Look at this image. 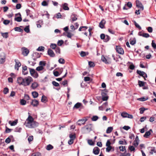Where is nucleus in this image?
I'll return each instance as SVG.
<instances>
[{
    "label": "nucleus",
    "mask_w": 156,
    "mask_h": 156,
    "mask_svg": "<svg viewBox=\"0 0 156 156\" xmlns=\"http://www.w3.org/2000/svg\"><path fill=\"white\" fill-rule=\"evenodd\" d=\"M148 99V98L147 97L145 98L144 97H142L137 99V100L140 101H144L147 100Z\"/></svg>",
    "instance_id": "35"
},
{
    "label": "nucleus",
    "mask_w": 156,
    "mask_h": 156,
    "mask_svg": "<svg viewBox=\"0 0 156 156\" xmlns=\"http://www.w3.org/2000/svg\"><path fill=\"white\" fill-rule=\"evenodd\" d=\"M98 119V116L95 115L93 116L91 118V120L93 121H95L97 120Z\"/></svg>",
    "instance_id": "57"
},
{
    "label": "nucleus",
    "mask_w": 156,
    "mask_h": 156,
    "mask_svg": "<svg viewBox=\"0 0 156 156\" xmlns=\"http://www.w3.org/2000/svg\"><path fill=\"white\" fill-rule=\"evenodd\" d=\"M18 122V120L17 119L15 120L14 121H13L12 122L10 123V124L11 126H14L16 125Z\"/></svg>",
    "instance_id": "46"
},
{
    "label": "nucleus",
    "mask_w": 156,
    "mask_h": 156,
    "mask_svg": "<svg viewBox=\"0 0 156 156\" xmlns=\"http://www.w3.org/2000/svg\"><path fill=\"white\" fill-rule=\"evenodd\" d=\"M44 69V68L43 67H42V66H40L37 67L36 69L38 71H40L43 70Z\"/></svg>",
    "instance_id": "44"
},
{
    "label": "nucleus",
    "mask_w": 156,
    "mask_h": 156,
    "mask_svg": "<svg viewBox=\"0 0 156 156\" xmlns=\"http://www.w3.org/2000/svg\"><path fill=\"white\" fill-rule=\"evenodd\" d=\"M51 48L53 49H55L56 48V45L55 44L51 43L50 45Z\"/></svg>",
    "instance_id": "58"
},
{
    "label": "nucleus",
    "mask_w": 156,
    "mask_h": 156,
    "mask_svg": "<svg viewBox=\"0 0 156 156\" xmlns=\"http://www.w3.org/2000/svg\"><path fill=\"white\" fill-rule=\"evenodd\" d=\"M116 51L120 54L123 55L124 53V51L123 49L120 46H116Z\"/></svg>",
    "instance_id": "10"
},
{
    "label": "nucleus",
    "mask_w": 156,
    "mask_h": 156,
    "mask_svg": "<svg viewBox=\"0 0 156 156\" xmlns=\"http://www.w3.org/2000/svg\"><path fill=\"white\" fill-rule=\"evenodd\" d=\"M128 113L125 112H123L121 114V115L123 118H127Z\"/></svg>",
    "instance_id": "42"
},
{
    "label": "nucleus",
    "mask_w": 156,
    "mask_h": 156,
    "mask_svg": "<svg viewBox=\"0 0 156 156\" xmlns=\"http://www.w3.org/2000/svg\"><path fill=\"white\" fill-rule=\"evenodd\" d=\"M46 63L45 62L43 61H41L39 63V65L40 66H42V67H43L44 66H45L46 65Z\"/></svg>",
    "instance_id": "52"
},
{
    "label": "nucleus",
    "mask_w": 156,
    "mask_h": 156,
    "mask_svg": "<svg viewBox=\"0 0 156 156\" xmlns=\"http://www.w3.org/2000/svg\"><path fill=\"white\" fill-rule=\"evenodd\" d=\"M26 101L23 99H21L20 101V104L22 105H25L26 104Z\"/></svg>",
    "instance_id": "48"
},
{
    "label": "nucleus",
    "mask_w": 156,
    "mask_h": 156,
    "mask_svg": "<svg viewBox=\"0 0 156 156\" xmlns=\"http://www.w3.org/2000/svg\"><path fill=\"white\" fill-rule=\"evenodd\" d=\"M153 132L152 130V129H150L149 131L146 132L145 134L144 135V137L145 138H148V136L151 135V133Z\"/></svg>",
    "instance_id": "19"
},
{
    "label": "nucleus",
    "mask_w": 156,
    "mask_h": 156,
    "mask_svg": "<svg viewBox=\"0 0 156 156\" xmlns=\"http://www.w3.org/2000/svg\"><path fill=\"white\" fill-rule=\"evenodd\" d=\"M24 78L21 77H19L18 78L17 82L19 85L24 86Z\"/></svg>",
    "instance_id": "12"
},
{
    "label": "nucleus",
    "mask_w": 156,
    "mask_h": 156,
    "mask_svg": "<svg viewBox=\"0 0 156 156\" xmlns=\"http://www.w3.org/2000/svg\"><path fill=\"white\" fill-rule=\"evenodd\" d=\"M113 129L112 127H108L106 130V133H109L111 132Z\"/></svg>",
    "instance_id": "34"
},
{
    "label": "nucleus",
    "mask_w": 156,
    "mask_h": 156,
    "mask_svg": "<svg viewBox=\"0 0 156 156\" xmlns=\"http://www.w3.org/2000/svg\"><path fill=\"white\" fill-rule=\"evenodd\" d=\"M106 23L104 19H102L99 24V27L101 29L104 28V25Z\"/></svg>",
    "instance_id": "20"
},
{
    "label": "nucleus",
    "mask_w": 156,
    "mask_h": 156,
    "mask_svg": "<svg viewBox=\"0 0 156 156\" xmlns=\"http://www.w3.org/2000/svg\"><path fill=\"white\" fill-rule=\"evenodd\" d=\"M10 23V21L8 20H4L3 21V23L5 25H7Z\"/></svg>",
    "instance_id": "64"
},
{
    "label": "nucleus",
    "mask_w": 156,
    "mask_h": 156,
    "mask_svg": "<svg viewBox=\"0 0 156 156\" xmlns=\"http://www.w3.org/2000/svg\"><path fill=\"white\" fill-rule=\"evenodd\" d=\"M145 82L139 80L138 81V85L140 87H144L145 85Z\"/></svg>",
    "instance_id": "28"
},
{
    "label": "nucleus",
    "mask_w": 156,
    "mask_h": 156,
    "mask_svg": "<svg viewBox=\"0 0 156 156\" xmlns=\"http://www.w3.org/2000/svg\"><path fill=\"white\" fill-rule=\"evenodd\" d=\"M119 148L120 151H124V153H126V147L125 146H119Z\"/></svg>",
    "instance_id": "30"
},
{
    "label": "nucleus",
    "mask_w": 156,
    "mask_h": 156,
    "mask_svg": "<svg viewBox=\"0 0 156 156\" xmlns=\"http://www.w3.org/2000/svg\"><path fill=\"white\" fill-rule=\"evenodd\" d=\"M154 152V153H156V150H155V147H152V149H151L150 153L151 154H153Z\"/></svg>",
    "instance_id": "40"
},
{
    "label": "nucleus",
    "mask_w": 156,
    "mask_h": 156,
    "mask_svg": "<svg viewBox=\"0 0 156 156\" xmlns=\"http://www.w3.org/2000/svg\"><path fill=\"white\" fill-rule=\"evenodd\" d=\"M107 147L106 148V151L109 152L112 149V147L111 146Z\"/></svg>",
    "instance_id": "61"
},
{
    "label": "nucleus",
    "mask_w": 156,
    "mask_h": 156,
    "mask_svg": "<svg viewBox=\"0 0 156 156\" xmlns=\"http://www.w3.org/2000/svg\"><path fill=\"white\" fill-rule=\"evenodd\" d=\"M14 61L15 62V69L18 71L19 69V67L21 66V63L18 59H15Z\"/></svg>",
    "instance_id": "5"
},
{
    "label": "nucleus",
    "mask_w": 156,
    "mask_h": 156,
    "mask_svg": "<svg viewBox=\"0 0 156 156\" xmlns=\"http://www.w3.org/2000/svg\"><path fill=\"white\" fill-rule=\"evenodd\" d=\"M31 105L34 107H37L39 104V102L38 100L36 99H34L32 100L31 102Z\"/></svg>",
    "instance_id": "15"
},
{
    "label": "nucleus",
    "mask_w": 156,
    "mask_h": 156,
    "mask_svg": "<svg viewBox=\"0 0 156 156\" xmlns=\"http://www.w3.org/2000/svg\"><path fill=\"white\" fill-rule=\"evenodd\" d=\"M22 130V128L21 127H17L15 129V132H20Z\"/></svg>",
    "instance_id": "50"
},
{
    "label": "nucleus",
    "mask_w": 156,
    "mask_h": 156,
    "mask_svg": "<svg viewBox=\"0 0 156 156\" xmlns=\"http://www.w3.org/2000/svg\"><path fill=\"white\" fill-rule=\"evenodd\" d=\"M88 64L89 66L90 67H93L95 66V65L94 62L91 61L89 62Z\"/></svg>",
    "instance_id": "47"
},
{
    "label": "nucleus",
    "mask_w": 156,
    "mask_h": 156,
    "mask_svg": "<svg viewBox=\"0 0 156 156\" xmlns=\"http://www.w3.org/2000/svg\"><path fill=\"white\" fill-rule=\"evenodd\" d=\"M129 42L130 44L132 45H134L136 43V39L135 38H134L133 40L131 39L129 40Z\"/></svg>",
    "instance_id": "27"
},
{
    "label": "nucleus",
    "mask_w": 156,
    "mask_h": 156,
    "mask_svg": "<svg viewBox=\"0 0 156 156\" xmlns=\"http://www.w3.org/2000/svg\"><path fill=\"white\" fill-rule=\"evenodd\" d=\"M53 148V147L51 144L48 145L46 147V149L48 151H50Z\"/></svg>",
    "instance_id": "36"
},
{
    "label": "nucleus",
    "mask_w": 156,
    "mask_h": 156,
    "mask_svg": "<svg viewBox=\"0 0 156 156\" xmlns=\"http://www.w3.org/2000/svg\"><path fill=\"white\" fill-rule=\"evenodd\" d=\"M44 49V47L43 46H41L39 47L37 49V50L39 51H43Z\"/></svg>",
    "instance_id": "53"
},
{
    "label": "nucleus",
    "mask_w": 156,
    "mask_h": 156,
    "mask_svg": "<svg viewBox=\"0 0 156 156\" xmlns=\"http://www.w3.org/2000/svg\"><path fill=\"white\" fill-rule=\"evenodd\" d=\"M2 36L4 38H7L8 37V32H5L1 33Z\"/></svg>",
    "instance_id": "37"
},
{
    "label": "nucleus",
    "mask_w": 156,
    "mask_h": 156,
    "mask_svg": "<svg viewBox=\"0 0 156 156\" xmlns=\"http://www.w3.org/2000/svg\"><path fill=\"white\" fill-rule=\"evenodd\" d=\"M48 54L51 57H55V54L53 51L50 48H49L48 50Z\"/></svg>",
    "instance_id": "17"
},
{
    "label": "nucleus",
    "mask_w": 156,
    "mask_h": 156,
    "mask_svg": "<svg viewBox=\"0 0 156 156\" xmlns=\"http://www.w3.org/2000/svg\"><path fill=\"white\" fill-rule=\"evenodd\" d=\"M3 93L5 94H6L9 92V89L7 87H5L4 88L3 91Z\"/></svg>",
    "instance_id": "63"
},
{
    "label": "nucleus",
    "mask_w": 156,
    "mask_h": 156,
    "mask_svg": "<svg viewBox=\"0 0 156 156\" xmlns=\"http://www.w3.org/2000/svg\"><path fill=\"white\" fill-rule=\"evenodd\" d=\"M77 16L76 14L72 13L70 17L71 20V22L73 23L74 21L77 20Z\"/></svg>",
    "instance_id": "13"
},
{
    "label": "nucleus",
    "mask_w": 156,
    "mask_h": 156,
    "mask_svg": "<svg viewBox=\"0 0 156 156\" xmlns=\"http://www.w3.org/2000/svg\"><path fill=\"white\" fill-rule=\"evenodd\" d=\"M92 125L91 124H89L85 126L82 128L84 133H89L92 130Z\"/></svg>",
    "instance_id": "1"
},
{
    "label": "nucleus",
    "mask_w": 156,
    "mask_h": 156,
    "mask_svg": "<svg viewBox=\"0 0 156 156\" xmlns=\"http://www.w3.org/2000/svg\"><path fill=\"white\" fill-rule=\"evenodd\" d=\"M47 101V97L45 95H43L42 97L41 101L43 103H46Z\"/></svg>",
    "instance_id": "31"
},
{
    "label": "nucleus",
    "mask_w": 156,
    "mask_h": 156,
    "mask_svg": "<svg viewBox=\"0 0 156 156\" xmlns=\"http://www.w3.org/2000/svg\"><path fill=\"white\" fill-rule=\"evenodd\" d=\"M110 39V37L108 35H106L105 37V39H104V41L105 42H107Z\"/></svg>",
    "instance_id": "39"
},
{
    "label": "nucleus",
    "mask_w": 156,
    "mask_h": 156,
    "mask_svg": "<svg viewBox=\"0 0 156 156\" xmlns=\"http://www.w3.org/2000/svg\"><path fill=\"white\" fill-rule=\"evenodd\" d=\"M58 62L62 64H63L65 63V61L63 58H60L58 60Z\"/></svg>",
    "instance_id": "51"
},
{
    "label": "nucleus",
    "mask_w": 156,
    "mask_h": 156,
    "mask_svg": "<svg viewBox=\"0 0 156 156\" xmlns=\"http://www.w3.org/2000/svg\"><path fill=\"white\" fill-rule=\"evenodd\" d=\"M81 105H82V104L81 103L77 102L75 104L73 107V108L74 109L75 108H76V109H78L79 108Z\"/></svg>",
    "instance_id": "23"
},
{
    "label": "nucleus",
    "mask_w": 156,
    "mask_h": 156,
    "mask_svg": "<svg viewBox=\"0 0 156 156\" xmlns=\"http://www.w3.org/2000/svg\"><path fill=\"white\" fill-rule=\"evenodd\" d=\"M134 23L135 24V26L136 27L138 28L139 30H141V27L136 22L134 21Z\"/></svg>",
    "instance_id": "49"
},
{
    "label": "nucleus",
    "mask_w": 156,
    "mask_h": 156,
    "mask_svg": "<svg viewBox=\"0 0 156 156\" xmlns=\"http://www.w3.org/2000/svg\"><path fill=\"white\" fill-rule=\"evenodd\" d=\"M38 125V123L36 122L33 121V122L29 123L27 124V126L30 128H34L37 127Z\"/></svg>",
    "instance_id": "4"
},
{
    "label": "nucleus",
    "mask_w": 156,
    "mask_h": 156,
    "mask_svg": "<svg viewBox=\"0 0 156 156\" xmlns=\"http://www.w3.org/2000/svg\"><path fill=\"white\" fill-rule=\"evenodd\" d=\"M136 73L138 74L140 76H143L145 74V73L144 72L142 71L138 70H136Z\"/></svg>",
    "instance_id": "25"
},
{
    "label": "nucleus",
    "mask_w": 156,
    "mask_h": 156,
    "mask_svg": "<svg viewBox=\"0 0 156 156\" xmlns=\"http://www.w3.org/2000/svg\"><path fill=\"white\" fill-rule=\"evenodd\" d=\"M32 94L34 98H37L38 96V93L36 91H33L32 93Z\"/></svg>",
    "instance_id": "29"
},
{
    "label": "nucleus",
    "mask_w": 156,
    "mask_h": 156,
    "mask_svg": "<svg viewBox=\"0 0 156 156\" xmlns=\"http://www.w3.org/2000/svg\"><path fill=\"white\" fill-rule=\"evenodd\" d=\"M6 129L5 132L6 133H9L11 132V131L12 130V129H10L8 128L6 126L5 127Z\"/></svg>",
    "instance_id": "62"
},
{
    "label": "nucleus",
    "mask_w": 156,
    "mask_h": 156,
    "mask_svg": "<svg viewBox=\"0 0 156 156\" xmlns=\"http://www.w3.org/2000/svg\"><path fill=\"white\" fill-rule=\"evenodd\" d=\"M24 31L27 33H28L30 32V30L29 29V26H27L24 29Z\"/></svg>",
    "instance_id": "43"
},
{
    "label": "nucleus",
    "mask_w": 156,
    "mask_h": 156,
    "mask_svg": "<svg viewBox=\"0 0 156 156\" xmlns=\"http://www.w3.org/2000/svg\"><path fill=\"white\" fill-rule=\"evenodd\" d=\"M38 86V84L37 82H34L32 84L31 87L33 89H35Z\"/></svg>",
    "instance_id": "32"
},
{
    "label": "nucleus",
    "mask_w": 156,
    "mask_h": 156,
    "mask_svg": "<svg viewBox=\"0 0 156 156\" xmlns=\"http://www.w3.org/2000/svg\"><path fill=\"white\" fill-rule=\"evenodd\" d=\"M136 6L137 8H140L142 10H144V6L141 2L138 0H136Z\"/></svg>",
    "instance_id": "8"
},
{
    "label": "nucleus",
    "mask_w": 156,
    "mask_h": 156,
    "mask_svg": "<svg viewBox=\"0 0 156 156\" xmlns=\"http://www.w3.org/2000/svg\"><path fill=\"white\" fill-rule=\"evenodd\" d=\"M32 56V58L34 61H36L37 58H40L41 56V55L37 52H34Z\"/></svg>",
    "instance_id": "6"
},
{
    "label": "nucleus",
    "mask_w": 156,
    "mask_h": 156,
    "mask_svg": "<svg viewBox=\"0 0 156 156\" xmlns=\"http://www.w3.org/2000/svg\"><path fill=\"white\" fill-rule=\"evenodd\" d=\"M11 138H13L12 135H10L9 137L7 138L5 140V142L7 144L11 142Z\"/></svg>",
    "instance_id": "26"
},
{
    "label": "nucleus",
    "mask_w": 156,
    "mask_h": 156,
    "mask_svg": "<svg viewBox=\"0 0 156 156\" xmlns=\"http://www.w3.org/2000/svg\"><path fill=\"white\" fill-rule=\"evenodd\" d=\"M101 60L105 63H108L106 59L103 55L102 56Z\"/></svg>",
    "instance_id": "60"
},
{
    "label": "nucleus",
    "mask_w": 156,
    "mask_h": 156,
    "mask_svg": "<svg viewBox=\"0 0 156 156\" xmlns=\"http://www.w3.org/2000/svg\"><path fill=\"white\" fill-rule=\"evenodd\" d=\"M15 16H19L18 17H15L14 18V20L15 21H16L18 22H20L22 20V18L21 17V13L20 12H19L17 13H16L15 14Z\"/></svg>",
    "instance_id": "7"
},
{
    "label": "nucleus",
    "mask_w": 156,
    "mask_h": 156,
    "mask_svg": "<svg viewBox=\"0 0 156 156\" xmlns=\"http://www.w3.org/2000/svg\"><path fill=\"white\" fill-rule=\"evenodd\" d=\"M108 90L106 89L102 90L101 94L103 101H106L108 98V96L107 95Z\"/></svg>",
    "instance_id": "2"
},
{
    "label": "nucleus",
    "mask_w": 156,
    "mask_h": 156,
    "mask_svg": "<svg viewBox=\"0 0 156 156\" xmlns=\"http://www.w3.org/2000/svg\"><path fill=\"white\" fill-rule=\"evenodd\" d=\"M21 49L22 54L25 56H27L29 52V50L25 47H23Z\"/></svg>",
    "instance_id": "9"
},
{
    "label": "nucleus",
    "mask_w": 156,
    "mask_h": 156,
    "mask_svg": "<svg viewBox=\"0 0 156 156\" xmlns=\"http://www.w3.org/2000/svg\"><path fill=\"white\" fill-rule=\"evenodd\" d=\"M14 30L15 31H18L20 32H23V30L19 27H16L14 28Z\"/></svg>",
    "instance_id": "38"
},
{
    "label": "nucleus",
    "mask_w": 156,
    "mask_h": 156,
    "mask_svg": "<svg viewBox=\"0 0 156 156\" xmlns=\"http://www.w3.org/2000/svg\"><path fill=\"white\" fill-rule=\"evenodd\" d=\"M53 73L54 76L56 77L60 75L59 72L57 71H55L54 70L53 71Z\"/></svg>",
    "instance_id": "59"
},
{
    "label": "nucleus",
    "mask_w": 156,
    "mask_h": 156,
    "mask_svg": "<svg viewBox=\"0 0 156 156\" xmlns=\"http://www.w3.org/2000/svg\"><path fill=\"white\" fill-rule=\"evenodd\" d=\"M99 152L100 149L98 147H95L93 150V153L95 154H98L99 153Z\"/></svg>",
    "instance_id": "18"
},
{
    "label": "nucleus",
    "mask_w": 156,
    "mask_h": 156,
    "mask_svg": "<svg viewBox=\"0 0 156 156\" xmlns=\"http://www.w3.org/2000/svg\"><path fill=\"white\" fill-rule=\"evenodd\" d=\"M87 121V119H79L77 122L76 124L79 126H81L82 125H84L85 122Z\"/></svg>",
    "instance_id": "11"
},
{
    "label": "nucleus",
    "mask_w": 156,
    "mask_h": 156,
    "mask_svg": "<svg viewBox=\"0 0 156 156\" xmlns=\"http://www.w3.org/2000/svg\"><path fill=\"white\" fill-rule=\"evenodd\" d=\"M151 46L154 49H156V44L154 40H152V41Z\"/></svg>",
    "instance_id": "54"
},
{
    "label": "nucleus",
    "mask_w": 156,
    "mask_h": 156,
    "mask_svg": "<svg viewBox=\"0 0 156 156\" xmlns=\"http://www.w3.org/2000/svg\"><path fill=\"white\" fill-rule=\"evenodd\" d=\"M68 4L67 3H65L62 5V7L63 9L65 10H68L69 8L68 7Z\"/></svg>",
    "instance_id": "22"
},
{
    "label": "nucleus",
    "mask_w": 156,
    "mask_h": 156,
    "mask_svg": "<svg viewBox=\"0 0 156 156\" xmlns=\"http://www.w3.org/2000/svg\"><path fill=\"white\" fill-rule=\"evenodd\" d=\"M36 23L37 27L41 28V25L43 24V21L42 20H39L36 22Z\"/></svg>",
    "instance_id": "21"
},
{
    "label": "nucleus",
    "mask_w": 156,
    "mask_h": 156,
    "mask_svg": "<svg viewBox=\"0 0 156 156\" xmlns=\"http://www.w3.org/2000/svg\"><path fill=\"white\" fill-rule=\"evenodd\" d=\"M140 36H143L144 37L148 38L149 37L150 35L147 33H143L142 35L140 34Z\"/></svg>",
    "instance_id": "45"
},
{
    "label": "nucleus",
    "mask_w": 156,
    "mask_h": 156,
    "mask_svg": "<svg viewBox=\"0 0 156 156\" xmlns=\"http://www.w3.org/2000/svg\"><path fill=\"white\" fill-rule=\"evenodd\" d=\"M24 86H27L29 85L30 83L33 81V79L30 76H28V77H25L24 78Z\"/></svg>",
    "instance_id": "3"
},
{
    "label": "nucleus",
    "mask_w": 156,
    "mask_h": 156,
    "mask_svg": "<svg viewBox=\"0 0 156 156\" xmlns=\"http://www.w3.org/2000/svg\"><path fill=\"white\" fill-rule=\"evenodd\" d=\"M22 73L23 75H26L28 74V71L27 70V67L26 66H23Z\"/></svg>",
    "instance_id": "14"
},
{
    "label": "nucleus",
    "mask_w": 156,
    "mask_h": 156,
    "mask_svg": "<svg viewBox=\"0 0 156 156\" xmlns=\"http://www.w3.org/2000/svg\"><path fill=\"white\" fill-rule=\"evenodd\" d=\"M147 108H145L144 107L140 108L139 110H140V113L141 114H143L144 113V112L146 110H147Z\"/></svg>",
    "instance_id": "41"
},
{
    "label": "nucleus",
    "mask_w": 156,
    "mask_h": 156,
    "mask_svg": "<svg viewBox=\"0 0 156 156\" xmlns=\"http://www.w3.org/2000/svg\"><path fill=\"white\" fill-rule=\"evenodd\" d=\"M69 137L70 138V139L73 140L75 139L76 138V136L75 134H70L69 135Z\"/></svg>",
    "instance_id": "56"
},
{
    "label": "nucleus",
    "mask_w": 156,
    "mask_h": 156,
    "mask_svg": "<svg viewBox=\"0 0 156 156\" xmlns=\"http://www.w3.org/2000/svg\"><path fill=\"white\" fill-rule=\"evenodd\" d=\"M27 120H28V122L27 123V125L29 124V123H30L32 122L33 121V119L32 117L31 116L29 115L28 117V118Z\"/></svg>",
    "instance_id": "24"
},
{
    "label": "nucleus",
    "mask_w": 156,
    "mask_h": 156,
    "mask_svg": "<svg viewBox=\"0 0 156 156\" xmlns=\"http://www.w3.org/2000/svg\"><path fill=\"white\" fill-rule=\"evenodd\" d=\"M30 70V73L31 75L32 76L36 72V71L33 69L29 68Z\"/></svg>",
    "instance_id": "33"
},
{
    "label": "nucleus",
    "mask_w": 156,
    "mask_h": 156,
    "mask_svg": "<svg viewBox=\"0 0 156 156\" xmlns=\"http://www.w3.org/2000/svg\"><path fill=\"white\" fill-rule=\"evenodd\" d=\"M5 56L4 53L0 55V63L2 64L5 61Z\"/></svg>",
    "instance_id": "16"
},
{
    "label": "nucleus",
    "mask_w": 156,
    "mask_h": 156,
    "mask_svg": "<svg viewBox=\"0 0 156 156\" xmlns=\"http://www.w3.org/2000/svg\"><path fill=\"white\" fill-rule=\"evenodd\" d=\"M55 51L56 53L58 54L60 53V49L59 47H56L55 49Z\"/></svg>",
    "instance_id": "55"
}]
</instances>
